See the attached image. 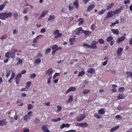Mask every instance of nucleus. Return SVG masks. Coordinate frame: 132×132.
Instances as JSON below:
<instances>
[{"mask_svg": "<svg viewBox=\"0 0 132 132\" xmlns=\"http://www.w3.org/2000/svg\"><path fill=\"white\" fill-rule=\"evenodd\" d=\"M88 124L86 123H83L80 124V126L83 127H86L88 126Z\"/></svg>", "mask_w": 132, "mask_h": 132, "instance_id": "a878e982", "label": "nucleus"}, {"mask_svg": "<svg viewBox=\"0 0 132 132\" xmlns=\"http://www.w3.org/2000/svg\"><path fill=\"white\" fill-rule=\"evenodd\" d=\"M86 117V116L85 114H81L79 117L77 118V120L78 121L80 122L84 119Z\"/></svg>", "mask_w": 132, "mask_h": 132, "instance_id": "f257e3e1", "label": "nucleus"}, {"mask_svg": "<svg viewBox=\"0 0 132 132\" xmlns=\"http://www.w3.org/2000/svg\"><path fill=\"white\" fill-rule=\"evenodd\" d=\"M54 18L55 16L54 15L50 16L48 19V21L52 20H54Z\"/></svg>", "mask_w": 132, "mask_h": 132, "instance_id": "ea45409f", "label": "nucleus"}, {"mask_svg": "<svg viewBox=\"0 0 132 132\" xmlns=\"http://www.w3.org/2000/svg\"><path fill=\"white\" fill-rule=\"evenodd\" d=\"M5 14L6 15V18L8 17H11L12 16V13L10 12H8L6 11L5 12Z\"/></svg>", "mask_w": 132, "mask_h": 132, "instance_id": "9b49d317", "label": "nucleus"}, {"mask_svg": "<svg viewBox=\"0 0 132 132\" xmlns=\"http://www.w3.org/2000/svg\"><path fill=\"white\" fill-rule=\"evenodd\" d=\"M59 31L58 30H56L54 32V35H57L59 33Z\"/></svg>", "mask_w": 132, "mask_h": 132, "instance_id": "5fc2aeb1", "label": "nucleus"}, {"mask_svg": "<svg viewBox=\"0 0 132 132\" xmlns=\"http://www.w3.org/2000/svg\"><path fill=\"white\" fill-rule=\"evenodd\" d=\"M73 6L72 4H71L69 5V10L70 11H71L73 9Z\"/></svg>", "mask_w": 132, "mask_h": 132, "instance_id": "c756f323", "label": "nucleus"}, {"mask_svg": "<svg viewBox=\"0 0 132 132\" xmlns=\"http://www.w3.org/2000/svg\"><path fill=\"white\" fill-rule=\"evenodd\" d=\"M85 72L84 71L81 70L80 72H79L78 76V77L82 76L85 74Z\"/></svg>", "mask_w": 132, "mask_h": 132, "instance_id": "393cba45", "label": "nucleus"}, {"mask_svg": "<svg viewBox=\"0 0 132 132\" xmlns=\"http://www.w3.org/2000/svg\"><path fill=\"white\" fill-rule=\"evenodd\" d=\"M73 96L72 95H70L69 96V97L67 101L66 102L67 103H69L73 101Z\"/></svg>", "mask_w": 132, "mask_h": 132, "instance_id": "412c9836", "label": "nucleus"}, {"mask_svg": "<svg viewBox=\"0 0 132 132\" xmlns=\"http://www.w3.org/2000/svg\"><path fill=\"white\" fill-rule=\"evenodd\" d=\"M113 12V11L109 12L107 13V15L106 17V19L112 17L113 15V14H114Z\"/></svg>", "mask_w": 132, "mask_h": 132, "instance_id": "423d86ee", "label": "nucleus"}, {"mask_svg": "<svg viewBox=\"0 0 132 132\" xmlns=\"http://www.w3.org/2000/svg\"><path fill=\"white\" fill-rule=\"evenodd\" d=\"M42 130L44 131L43 132H49V130L48 128H47L45 125H43L42 126Z\"/></svg>", "mask_w": 132, "mask_h": 132, "instance_id": "ddd939ff", "label": "nucleus"}, {"mask_svg": "<svg viewBox=\"0 0 132 132\" xmlns=\"http://www.w3.org/2000/svg\"><path fill=\"white\" fill-rule=\"evenodd\" d=\"M18 33V31L16 29H15L13 31V34H14L17 35Z\"/></svg>", "mask_w": 132, "mask_h": 132, "instance_id": "09e8293b", "label": "nucleus"}, {"mask_svg": "<svg viewBox=\"0 0 132 132\" xmlns=\"http://www.w3.org/2000/svg\"><path fill=\"white\" fill-rule=\"evenodd\" d=\"M24 132H29V130L28 129H26V128H24L23 129Z\"/></svg>", "mask_w": 132, "mask_h": 132, "instance_id": "bf43d9fd", "label": "nucleus"}, {"mask_svg": "<svg viewBox=\"0 0 132 132\" xmlns=\"http://www.w3.org/2000/svg\"><path fill=\"white\" fill-rule=\"evenodd\" d=\"M119 100L124 99L125 98V96L121 94H119L117 96Z\"/></svg>", "mask_w": 132, "mask_h": 132, "instance_id": "dca6fc26", "label": "nucleus"}, {"mask_svg": "<svg viewBox=\"0 0 132 132\" xmlns=\"http://www.w3.org/2000/svg\"><path fill=\"white\" fill-rule=\"evenodd\" d=\"M41 61V60L40 59H36L35 61V64H38Z\"/></svg>", "mask_w": 132, "mask_h": 132, "instance_id": "c85d7f7f", "label": "nucleus"}, {"mask_svg": "<svg viewBox=\"0 0 132 132\" xmlns=\"http://www.w3.org/2000/svg\"><path fill=\"white\" fill-rule=\"evenodd\" d=\"M87 71L88 72L91 73H94L95 72V70L93 69V68H91L90 69H88Z\"/></svg>", "mask_w": 132, "mask_h": 132, "instance_id": "b1692460", "label": "nucleus"}, {"mask_svg": "<svg viewBox=\"0 0 132 132\" xmlns=\"http://www.w3.org/2000/svg\"><path fill=\"white\" fill-rule=\"evenodd\" d=\"M124 8V7L123 6L120 7L119 8L113 11L114 14H118L120 13L121 12V11L123 10Z\"/></svg>", "mask_w": 132, "mask_h": 132, "instance_id": "f03ea898", "label": "nucleus"}, {"mask_svg": "<svg viewBox=\"0 0 132 132\" xmlns=\"http://www.w3.org/2000/svg\"><path fill=\"white\" fill-rule=\"evenodd\" d=\"M12 53H11V52H8L5 54V56L7 58H9L10 57L12 58Z\"/></svg>", "mask_w": 132, "mask_h": 132, "instance_id": "6ab92c4d", "label": "nucleus"}, {"mask_svg": "<svg viewBox=\"0 0 132 132\" xmlns=\"http://www.w3.org/2000/svg\"><path fill=\"white\" fill-rule=\"evenodd\" d=\"M11 71H8L7 70H6V76L7 78L10 75L11 73L10 72Z\"/></svg>", "mask_w": 132, "mask_h": 132, "instance_id": "2f4dec72", "label": "nucleus"}, {"mask_svg": "<svg viewBox=\"0 0 132 132\" xmlns=\"http://www.w3.org/2000/svg\"><path fill=\"white\" fill-rule=\"evenodd\" d=\"M53 70L52 68H50L47 70L46 73L48 75H52L53 72Z\"/></svg>", "mask_w": 132, "mask_h": 132, "instance_id": "9d476101", "label": "nucleus"}, {"mask_svg": "<svg viewBox=\"0 0 132 132\" xmlns=\"http://www.w3.org/2000/svg\"><path fill=\"white\" fill-rule=\"evenodd\" d=\"M98 41L100 44H103L104 43V40L102 39H99Z\"/></svg>", "mask_w": 132, "mask_h": 132, "instance_id": "e433bc0d", "label": "nucleus"}, {"mask_svg": "<svg viewBox=\"0 0 132 132\" xmlns=\"http://www.w3.org/2000/svg\"><path fill=\"white\" fill-rule=\"evenodd\" d=\"M125 90V88L123 87H120L118 91L120 92H123Z\"/></svg>", "mask_w": 132, "mask_h": 132, "instance_id": "a19ab883", "label": "nucleus"}, {"mask_svg": "<svg viewBox=\"0 0 132 132\" xmlns=\"http://www.w3.org/2000/svg\"><path fill=\"white\" fill-rule=\"evenodd\" d=\"M70 88L71 91H75L76 90V88L75 87H71Z\"/></svg>", "mask_w": 132, "mask_h": 132, "instance_id": "8fccbe9b", "label": "nucleus"}, {"mask_svg": "<svg viewBox=\"0 0 132 132\" xmlns=\"http://www.w3.org/2000/svg\"><path fill=\"white\" fill-rule=\"evenodd\" d=\"M98 43V42L97 41H94L92 42L91 45V48L94 49L97 48V47L96 45V44Z\"/></svg>", "mask_w": 132, "mask_h": 132, "instance_id": "0eeeda50", "label": "nucleus"}, {"mask_svg": "<svg viewBox=\"0 0 132 132\" xmlns=\"http://www.w3.org/2000/svg\"><path fill=\"white\" fill-rule=\"evenodd\" d=\"M65 127V124L64 123H63L60 126V128L62 129Z\"/></svg>", "mask_w": 132, "mask_h": 132, "instance_id": "4d7b16f0", "label": "nucleus"}, {"mask_svg": "<svg viewBox=\"0 0 132 132\" xmlns=\"http://www.w3.org/2000/svg\"><path fill=\"white\" fill-rule=\"evenodd\" d=\"M94 116L95 117L98 119H100V117L98 116V114L97 113H95L94 114Z\"/></svg>", "mask_w": 132, "mask_h": 132, "instance_id": "6e6d98bb", "label": "nucleus"}, {"mask_svg": "<svg viewBox=\"0 0 132 132\" xmlns=\"http://www.w3.org/2000/svg\"><path fill=\"white\" fill-rule=\"evenodd\" d=\"M36 76V74L34 73H33L30 75V77L31 78H35Z\"/></svg>", "mask_w": 132, "mask_h": 132, "instance_id": "c03bdc74", "label": "nucleus"}, {"mask_svg": "<svg viewBox=\"0 0 132 132\" xmlns=\"http://www.w3.org/2000/svg\"><path fill=\"white\" fill-rule=\"evenodd\" d=\"M22 76L21 73H19L17 75L15 78V80L16 84H18L19 83V79Z\"/></svg>", "mask_w": 132, "mask_h": 132, "instance_id": "7ed1b4c3", "label": "nucleus"}, {"mask_svg": "<svg viewBox=\"0 0 132 132\" xmlns=\"http://www.w3.org/2000/svg\"><path fill=\"white\" fill-rule=\"evenodd\" d=\"M82 30H83L82 28H79L76 32V35H78L80 34L82 32Z\"/></svg>", "mask_w": 132, "mask_h": 132, "instance_id": "f8f14e48", "label": "nucleus"}, {"mask_svg": "<svg viewBox=\"0 0 132 132\" xmlns=\"http://www.w3.org/2000/svg\"><path fill=\"white\" fill-rule=\"evenodd\" d=\"M116 118L119 120L122 119V118L121 117V116L119 115L117 116L116 117Z\"/></svg>", "mask_w": 132, "mask_h": 132, "instance_id": "37998d69", "label": "nucleus"}, {"mask_svg": "<svg viewBox=\"0 0 132 132\" xmlns=\"http://www.w3.org/2000/svg\"><path fill=\"white\" fill-rule=\"evenodd\" d=\"M33 108L32 105L31 104H29L28 105V110H29Z\"/></svg>", "mask_w": 132, "mask_h": 132, "instance_id": "72a5a7b5", "label": "nucleus"}, {"mask_svg": "<svg viewBox=\"0 0 132 132\" xmlns=\"http://www.w3.org/2000/svg\"><path fill=\"white\" fill-rule=\"evenodd\" d=\"M59 73H55V75H54V76L53 77V79H54L56 76L59 75Z\"/></svg>", "mask_w": 132, "mask_h": 132, "instance_id": "3c124183", "label": "nucleus"}, {"mask_svg": "<svg viewBox=\"0 0 132 132\" xmlns=\"http://www.w3.org/2000/svg\"><path fill=\"white\" fill-rule=\"evenodd\" d=\"M46 31V29L45 28H44L41 29L40 30V32L42 33H43L45 32Z\"/></svg>", "mask_w": 132, "mask_h": 132, "instance_id": "69168bd1", "label": "nucleus"}, {"mask_svg": "<svg viewBox=\"0 0 132 132\" xmlns=\"http://www.w3.org/2000/svg\"><path fill=\"white\" fill-rule=\"evenodd\" d=\"M114 4L113 3H111L110 4H109L107 6L106 9L109 10L111 8V7Z\"/></svg>", "mask_w": 132, "mask_h": 132, "instance_id": "cd10ccee", "label": "nucleus"}, {"mask_svg": "<svg viewBox=\"0 0 132 132\" xmlns=\"http://www.w3.org/2000/svg\"><path fill=\"white\" fill-rule=\"evenodd\" d=\"M111 30L114 34L118 35L119 33V31L118 29H111Z\"/></svg>", "mask_w": 132, "mask_h": 132, "instance_id": "a211bd4d", "label": "nucleus"}, {"mask_svg": "<svg viewBox=\"0 0 132 132\" xmlns=\"http://www.w3.org/2000/svg\"><path fill=\"white\" fill-rule=\"evenodd\" d=\"M105 11V9H104L101 11H100L98 13L100 15L103 14L104 13Z\"/></svg>", "mask_w": 132, "mask_h": 132, "instance_id": "79ce46f5", "label": "nucleus"}, {"mask_svg": "<svg viewBox=\"0 0 132 132\" xmlns=\"http://www.w3.org/2000/svg\"><path fill=\"white\" fill-rule=\"evenodd\" d=\"M43 36L42 35H40L37 36L34 39L33 42V43H36L38 42V40L39 39H40Z\"/></svg>", "mask_w": 132, "mask_h": 132, "instance_id": "39448f33", "label": "nucleus"}, {"mask_svg": "<svg viewBox=\"0 0 132 132\" xmlns=\"http://www.w3.org/2000/svg\"><path fill=\"white\" fill-rule=\"evenodd\" d=\"M113 39V38L112 36H110L108 37L106 40L108 42H110L112 41Z\"/></svg>", "mask_w": 132, "mask_h": 132, "instance_id": "c9c22d12", "label": "nucleus"}, {"mask_svg": "<svg viewBox=\"0 0 132 132\" xmlns=\"http://www.w3.org/2000/svg\"><path fill=\"white\" fill-rule=\"evenodd\" d=\"M74 5L76 7V8H78V4L77 2H73Z\"/></svg>", "mask_w": 132, "mask_h": 132, "instance_id": "49530a36", "label": "nucleus"}, {"mask_svg": "<svg viewBox=\"0 0 132 132\" xmlns=\"http://www.w3.org/2000/svg\"><path fill=\"white\" fill-rule=\"evenodd\" d=\"M98 113H99L102 115L105 113V111H104V110L102 109H100L99 110Z\"/></svg>", "mask_w": 132, "mask_h": 132, "instance_id": "bb28decb", "label": "nucleus"}, {"mask_svg": "<svg viewBox=\"0 0 132 132\" xmlns=\"http://www.w3.org/2000/svg\"><path fill=\"white\" fill-rule=\"evenodd\" d=\"M62 35V34L61 33H59L55 36V38H59V37H61Z\"/></svg>", "mask_w": 132, "mask_h": 132, "instance_id": "58836bf2", "label": "nucleus"}, {"mask_svg": "<svg viewBox=\"0 0 132 132\" xmlns=\"http://www.w3.org/2000/svg\"><path fill=\"white\" fill-rule=\"evenodd\" d=\"M48 11L47 10L44 11L41 14L44 17L45 16L46 14L48 13Z\"/></svg>", "mask_w": 132, "mask_h": 132, "instance_id": "f704fd0d", "label": "nucleus"}, {"mask_svg": "<svg viewBox=\"0 0 132 132\" xmlns=\"http://www.w3.org/2000/svg\"><path fill=\"white\" fill-rule=\"evenodd\" d=\"M31 84V81H28L26 85L27 87H29Z\"/></svg>", "mask_w": 132, "mask_h": 132, "instance_id": "864d4df0", "label": "nucleus"}, {"mask_svg": "<svg viewBox=\"0 0 132 132\" xmlns=\"http://www.w3.org/2000/svg\"><path fill=\"white\" fill-rule=\"evenodd\" d=\"M6 119L1 120L0 121V126H5L6 125Z\"/></svg>", "mask_w": 132, "mask_h": 132, "instance_id": "1a4fd4ad", "label": "nucleus"}, {"mask_svg": "<svg viewBox=\"0 0 132 132\" xmlns=\"http://www.w3.org/2000/svg\"><path fill=\"white\" fill-rule=\"evenodd\" d=\"M119 127V126H116L112 128L110 130V131L111 132H113V131H115L116 129H118Z\"/></svg>", "mask_w": 132, "mask_h": 132, "instance_id": "4be33fe9", "label": "nucleus"}, {"mask_svg": "<svg viewBox=\"0 0 132 132\" xmlns=\"http://www.w3.org/2000/svg\"><path fill=\"white\" fill-rule=\"evenodd\" d=\"M57 46L56 45H53L52 47V50H54V49L57 48Z\"/></svg>", "mask_w": 132, "mask_h": 132, "instance_id": "13d9d810", "label": "nucleus"}, {"mask_svg": "<svg viewBox=\"0 0 132 132\" xmlns=\"http://www.w3.org/2000/svg\"><path fill=\"white\" fill-rule=\"evenodd\" d=\"M11 53H12V58H13L15 57V51H13V49H12L11 50Z\"/></svg>", "mask_w": 132, "mask_h": 132, "instance_id": "473e14b6", "label": "nucleus"}, {"mask_svg": "<svg viewBox=\"0 0 132 132\" xmlns=\"http://www.w3.org/2000/svg\"><path fill=\"white\" fill-rule=\"evenodd\" d=\"M78 21L79 22V25H80V24H81L84 22L82 18H80L79 19Z\"/></svg>", "mask_w": 132, "mask_h": 132, "instance_id": "4c0bfd02", "label": "nucleus"}, {"mask_svg": "<svg viewBox=\"0 0 132 132\" xmlns=\"http://www.w3.org/2000/svg\"><path fill=\"white\" fill-rule=\"evenodd\" d=\"M61 120V118H60L55 119H51V121L55 122H56L58 121H60Z\"/></svg>", "mask_w": 132, "mask_h": 132, "instance_id": "5701e85b", "label": "nucleus"}, {"mask_svg": "<svg viewBox=\"0 0 132 132\" xmlns=\"http://www.w3.org/2000/svg\"><path fill=\"white\" fill-rule=\"evenodd\" d=\"M6 18L5 12L1 13L0 19L3 20Z\"/></svg>", "mask_w": 132, "mask_h": 132, "instance_id": "f3484780", "label": "nucleus"}, {"mask_svg": "<svg viewBox=\"0 0 132 132\" xmlns=\"http://www.w3.org/2000/svg\"><path fill=\"white\" fill-rule=\"evenodd\" d=\"M76 130H71L68 131H66L65 132H76Z\"/></svg>", "mask_w": 132, "mask_h": 132, "instance_id": "774afa93", "label": "nucleus"}, {"mask_svg": "<svg viewBox=\"0 0 132 132\" xmlns=\"http://www.w3.org/2000/svg\"><path fill=\"white\" fill-rule=\"evenodd\" d=\"M51 51V49L50 48H48L47 49L45 52V54H48L49 52H50Z\"/></svg>", "mask_w": 132, "mask_h": 132, "instance_id": "a18cd8bd", "label": "nucleus"}, {"mask_svg": "<svg viewBox=\"0 0 132 132\" xmlns=\"http://www.w3.org/2000/svg\"><path fill=\"white\" fill-rule=\"evenodd\" d=\"M95 26L94 24H92L91 26V28L92 30H93L95 29Z\"/></svg>", "mask_w": 132, "mask_h": 132, "instance_id": "052dcab7", "label": "nucleus"}, {"mask_svg": "<svg viewBox=\"0 0 132 132\" xmlns=\"http://www.w3.org/2000/svg\"><path fill=\"white\" fill-rule=\"evenodd\" d=\"M40 120L37 119H36L35 120V122L36 123H39L40 122Z\"/></svg>", "mask_w": 132, "mask_h": 132, "instance_id": "e2e57ef3", "label": "nucleus"}, {"mask_svg": "<svg viewBox=\"0 0 132 132\" xmlns=\"http://www.w3.org/2000/svg\"><path fill=\"white\" fill-rule=\"evenodd\" d=\"M28 118V116L27 115H25L24 117V119L25 121H27Z\"/></svg>", "mask_w": 132, "mask_h": 132, "instance_id": "603ef678", "label": "nucleus"}, {"mask_svg": "<svg viewBox=\"0 0 132 132\" xmlns=\"http://www.w3.org/2000/svg\"><path fill=\"white\" fill-rule=\"evenodd\" d=\"M95 7V5L93 4L89 5L87 10L88 11H90Z\"/></svg>", "mask_w": 132, "mask_h": 132, "instance_id": "2eb2a0df", "label": "nucleus"}, {"mask_svg": "<svg viewBox=\"0 0 132 132\" xmlns=\"http://www.w3.org/2000/svg\"><path fill=\"white\" fill-rule=\"evenodd\" d=\"M123 49L122 48H119L118 49L117 51V55L118 56H121L122 55L121 52L123 51Z\"/></svg>", "mask_w": 132, "mask_h": 132, "instance_id": "20e7f679", "label": "nucleus"}, {"mask_svg": "<svg viewBox=\"0 0 132 132\" xmlns=\"http://www.w3.org/2000/svg\"><path fill=\"white\" fill-rule=\"evenodd\" d=\"M82 32L86 36H88L91 34V32L89 31H86L83 30Z\"/></svg>", "mask_w": 132, "mask_h": 132, "instance_id": "aec40b11", "label": "nucleus"}, {"mask_svg": "<svg viewBox=\"0 0 132 132\" xmlns=\"http://www.w3.org/2000/svg\"><path fill=\"white\" fill-rule=\"evenodd\" d=\"M19 61L18 62L17 64H22L23 62L22 60H20V59H19Z\"/></svg>", "mask_w": 132, "mask_h": 132, "instance_id": "680f3d73", "label": "nucleus"}, {"mask_svg": "<svg viewBox=\"0 0 132 132\" xmlns=\"http://www.w3.org/2000/svg\"><path fill=\"white\" fill-rule=\"evenodd\" d=\"M89 91H90L88 90L85 89L83 92V93L84 94H88Z\"/></svg>", "mask_w": 132, "mask_h": 132, "instance_id": "de8ad7c7", "label": "nucleus"}, {"mask_svg": "<svg viewBox=\"0 0 132 132\" xmlns=\"http://www.w3.org/2000/svg\"><path fill=\"white\" fill-rule=\"evenodd\" d=\"M119 23V20H117L115 21L114 22H112L111 24L110 25V26L112 27L114 25L116 24H118Z\"/></svg>", "mask_w": 132, "mask_h": 132, "instance_id": "7c9ffc66", "label": "nucleus"}, {"mask_svg": "<svg viewBox=\"0 0 132 132\" xmlns=\"http://www.w3.org/2000/svg\"><path fill=\"white\" fill-rule=\"evenodd\" d=\"M125 38V36H122L120 38L119 37L117 40V42L120 43L121 42L123 41Z\"/></svg>", "mask_w": 132, "mask_h": 132, "instance_id": "6e6552de", "label": "nucleus"}, {"mask_svg": "<svg viewBox=\"0 0 132 132\" xmlns=\"http://www.w3.org/2000/svg\"><path fill=\"white\" fill-rule=\"evenodd\" d=\"M18 115H17L16 114V112H15V116L14 118V119L15 120H17L18 118Z\"/></svg>", "mask_w": 132, "mask_h": 132, "instance_id": "0e129e2a", "label": "nucleus"}, {"mask_svg": "<svg viewBox=\"0 0 132 132\" xmlns=\"http://www.w3.org/2000/svg\"><path fill=\"white\" fill-rule=\"evenodd\" d=\"M15 75V73L14 72H12L11 75V78H13Z\"/></svg>", "mask_w": 132, "mask_h": 132, "instance_id": "338daca9", "label": "nucleus"}, {"mask_svg": "<svg viewBox=\"0 0 132 132\" xmlns=\"http://www.w3.org/2000/svg\"><path fill=\"white\" fill-rule=\"evenodd\" d=\"M8 3V2L7 1H5L4 2L3 4H1L0 5V10L2 11L3 8L5 7L6 4Z\"/></svg>", "mask_w": 132, "mask_h": 132, "instance_id": "4468645a", "label": "nucleus"}]
</instances>
